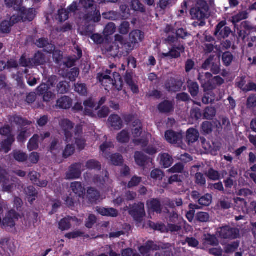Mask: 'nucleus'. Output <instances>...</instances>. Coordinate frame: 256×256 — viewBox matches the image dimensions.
<instances>
[{
    "mask_svg": "<svg viewBox=\"0 0 256 256\" xmlns=\"http://www.w3.org/2000/svg\"><path fill=\"white\" fill-rule=\"evenodd\" d=\"M111 71L107 70L105 73L98 74V79L102 84L104 86L106 90L108 88L115 87L118 90H120L122 88V84L120 81V77L118 74H114V80L109 76Z\"/></svg>",
    "mask_w": 256,
    "mask_h": 256,
    "instance_id": "obj_1",
    "label": "nucleus"
},
{
    "mask_svg": "<svg viewBox=\"0 0 256 256\" xmlns=\"http://www.w3.org/2000/svg\"><path fill=\"white\" fill-rule=\"evenodd\" d=\"M134 124L132 128V139L136 144L144 146L147 144L151 136L145 131L142 132V123L140 120L134 122Z\"/></svg>",
    "mask_w": 256,
    "mask_h": 256,
    "instance_id": "obj_2",
    "label": "nucleus"
},
{
    "mask_svg": "<svg viewBox=\"0 0 256 256\" xmlns=\"http://www.w3.org/2000/svg\"><path fill=\"white\" fill-rule=\"evenodd\" d=\"M6 207L4 200L0 199V226L2 228L10 230L14 226L16 221L18 220L19 215L12 210L8 212L2 220L1 215L3 214L4 209H6Z\"/></svg>",
    "mask_w": 256,
    "mask_h": 256,
    "instance_id": "obj_3",
    "label": "nucleus"
},
{
    "mask_svg": "<svg viewBox=\"0 0 256 256\" xmlns=\"http://www.w3.org/2000/svg\"><path fill=\"white\" fill-rule=\"evenodd\" d=\"M60 126L64 134L65 141L70 142L74 136L76 130V128H74V124L68 119H64L60 122Z\"/></svg>",
    "mask_w": 256,
    "mask_h": 256,
    "instance_id": "obj_4",
    "label": "nucleus"
},
{
    "mask_svg": "<svg viewBox=\"0 0 256 256\" xmlns=\"http://www.w3.org/2000/svg\"><path fill=\"white\" fill-rule=\"evenodd\" d=\"M10 132V128L8 126H6L0 129V134L4 136H8L6 140H4L1 143L0 152L3 151L4 153L8 152L10 150V146L14 139L12 136L9 134Z\"/></svg>",
    "mask_w": 256,
    "mask_h": 256,
    "instance_id": "obj_5",
    "label": "nucleus"
},
{
    "mask_svg": "<svg viewBox=\"0 0 256 256\" xmlns=\"http://www.w3.org/2000/svg\"><path fill=\"white\" fill-rule=\"evenodd\" d=\"M113 146V144L112 142H106L100 146V149L104 154V156L108 160L112 162V163L116 166H118L122 163V158L121 156L114 154L111 156H109L107 154L110 148Z\"/></svg>",
    "mask_w": 256,
    "mask_h": 256,
    "instance_id": "obj_6",
    "label": "nucleus"
},
{
    "mask_svg": "<svg viewBox=\"0 0 256 256\" xmlns=\"http://www.w3.org/2000/svg\"><path fill=\"white\" fill-rule=\"evenodd\" d=\"M208 6L205 2H202L200 6L192 8L190 14L193 19L200 20L208 16Z\"/></svg>",
    "mask_w": 256,
    "mask_h": 256,
    "instance_id": "obj_7",
    "label": "nucleus"
},
{
    "mask_svg": "<svg viewBox=\"0 0 256 256\" xmlns=\"http://www.w3.org/2000/svg\"><path fill=\"white\" fill-rule=\"evenodd\" d=\"M130 214L136 220L140 222L142 218L145 216L144 204L139 203L134 206L130 210Z\"/></svg>",
    "mask_w": 256,
    "mask_h": 256,
    "instance_id": "obj_8",
    "label": "nucleus"
},
{
    "mask_svg": "<svg viewBox=\"0 0 256 256\" xmlns=\"http://www.w3.org/2000/svg\"><path fill=\"white\" fill-rule=\"evenodd\" d=\"M74 142L80 150H82L85 146V140L82 136V127L80 125L76 126L74 136L72 138Z\"/></svg>",
    "mask_w": 256,
    "mask_h": 256,
    "instance_id": "obj_9",
    "label": "nucleus"
},
{
    "mask_svg": "<svg viewBox=\"0 0 256 256\" xmlns=\"http://www.w3.org/2000/svg\"><path fill=\"white\" fill-rule=\"evenodd\" d=\"M0 182L4 192H10L14 185L10 184L9 176L5 170H0Z\"/></svg>",
    "mask_w": 256,
    "mask_h": 256,
    "instance_id": "obj_10",
    "label": "nucleus"
},
{
    "mask_svg": "<svg viewBox=\"0 0 256 256\" xmlns=\"http://www.w3.org/2000/svg\"><path fill=\"white\" fill-rule=\"evenodd\" d=\"M50 88L48 86L45 84H41L37 88L38 94L40 95H43V100L44 102H50L51 100L54 98L55 94L52 93L51 92H47Z\"/></svg>",
    "mask_w": 256,
    "mask_h": 256,
    "instance_id": "obj_11",
    "label": "nucleus"
},
{
    "mask_svg": "<svg viewBox=\"0 0 256 256\" xmlns=\"http://www.w3.org/2000/svg\"><path fill=\"white\" fill-rule=\"evenodd\" d=\"M82 168V165L80 164L72 165L66 174V178L73 180L79 178L81 174Z\"/></svg>",
    "mask_w": 256,
    "mask_h": 256,
    "instance_id": "obj_12",
    "label": "nucleus"
},
{
    "mask_svg": "<svg viewBox=\"0 0 256 256\" xmlns=\"http://www.w3.org/2000/svg\"><path fill=\"white\" fill-rule=\"evenodd\" d=\"M18 14L20 15V20L23 21H32L36 16V10L33 8L25 9L22 6L20 9L16 11Z\"/></svg>",
    "mask_w": 256,
    "mask_h": 256,
    "instance_id": "obj_13",
    "label": "nucleus"
},
{
    "mask_svg": "<svg viewBox=\"0 0 256 256\" xmlns=\"http://www.w3.org/2000/svg\"><path fill=\"white\" fill-rule=\"evenodd\" d=\"M20 20V18L14 14L9 20H4L1 24V31L3 33H8L10 32V28L14 24Z\"/></svg>",
    "mask_w": 256,
    "mask_h": 256,
    "instance_id": "obj_14",
    "label": "nucleus"
},
{
    "mask_svg": "<svg viewBox=\"0 0 256 256\" xmlns=\"http://www.w3.org/2000/svg\"><path fill=\"white\" fill-rule=\"evenodd\" d=\"M182 137L181 134L171 130H168L165 134L166 140L170 144H180Z\"/></svg>",
    "mask_w": 256,
    "mask_h": 256,
    "instance_id": "obj_15",
    "label": "nucleus"
},
{
    "mask_svg": "<svg viewBox=\"0 0 256 256\" xmlns=\"http://www.w3.org/2000/svg\"><path fill=\"white\" fill-rule=\"evenodd\" d=\"M84 114L92 116H94V111L98 109V106H96L91 99L86 100L84 103Z\"/></svg>",
    "mask_w": 256,
    "mask_h": 256,
    "instance_id": "obj_16",
    "label": "nucleus"
},
{
    "mask_svg": "<svg viewBox=\"0 0 256 256\" xmlns=\"http://www.w3.org/2000/svg\"><path fill=\"white\" fill-rule=\"evenodd\" d=\"M240 28H243L244 30H239L238 29V33L239 36L242 38V39H244L246 38L247 33L246 31L250 32H256V27L253 26L250 22L245 21L241 23Z\"/></svg>",
    "mask_w": 256,
    "mask_h": 256,
    "instance_id": "obj_17",
    "label": "nucleus"
},
{
    "mask_svg": "<svg viewBox=\"0 0 256 256\" xmlns=\"http://www.w3.org/2000/svg\"><path fill=\"white\" fill-rule=\"evenodd\" d=\"M240 236V230L225 225V239L235 240Z\"/></svg>",
    "mask_w": 256,
    "mask_h": 256,
    "instance_id": "obj_18",
    "label": "nucleus"
},
{
    "mask_svg": "<svg viewBox=\"0 0 256 256\" xmlns=\"http://www.w3.org/2000/svg\"><path fill=\"white\" fill-rule=\"evenodd\" d=\"M184 48L182 46L174 47L168 52L162 53L164 57H168L172 58H176L179 57L181 53L184 52Z\"/></svg>",
    "mask_w": 256,
    "mask_h": 256,
    "instance_id": "obj_19",
    "label": "nucleus"
},
{
    "mask_svg": "<svg viewBox=\"0 0 256 256\" xmlns=\"http://www.w3.org/2000/svg\"><path fill=\"white\" fill-rule=\"evenodd\" d=\"M182 86L181 81L171 79L166 83V86L168 91L176 92L181 89Z\"/></svg>",
    "mask_w": 256,
    "mask_h": 256,
    "instance_id": "obj_20",
    "label": "nucleus"
},
{
    "mask_svg": "<svg viewBox=\"0 0 256 256\" xmlns=\"http://www.w3.org/2000/svg\"><path fill=\"white\" fill-rule=\"evenodd\" d=\"M211 76V74L208 72L206 73L204 76L200 74L198 76V80L200 81L205 90H210L212 88V86L210 84Z\"/></svg>",
    "mask_w": 256,
    "mask_h": 256,
    "instance_id": "obj_21",
    "label": "nucleus"
},
{
    "mask_svg": "<svg viewBox=\"0 0 256 256\" xmlns=\"http://www.w3.org/2000/svg\"><path fill=\"white\" fill-rule=\"evenodd\" d=\"M70 189L72 192L78 196L80 197L85 192V189L80 182H76L70 184Z\"/></svg>",
    "mask_w": 256,
    "mask_h": 256,
    "instance_id": "obj_22",
    "label": "nucleus"
},
{
    "mask_svg": "<svg viewBox=\"0 0 256 256\" xmlns=\"http://www.w3.org/2000/svg\"><path fill=\"white\" fill-rule=\"evenodd\" d=\"M158 246L152 242H148L146 246H142L139 250L142 256H149L150 251L157 249Z\"/></svg>",
    "mask_w": 256,
    "mask_h": 256,
    "instance_id": "obj_23",
    "label": "nucleus"
},
{
    "mask_svg": "<svg viewBox=\"0 0 256 256\" xmlns=\"http://www.w3.org/2000/svg\"><path fill=\"white\" fill-rule=\"evenodd\" d=\"M36 44L40 48H44L45 51L51 53L54 50L53 44H49L45 38H40L36 40Z\"/></svg>",
    "mask_w": 256,
    "mask_h": 256,
    "instance_id": "obj_24",
    "label": "nucleus"
},
{
    "mask_svg": "<svg viewBox=\"0 0 256 256\" xmlns=\"http://www.w3.org/2000/svg\"><path fill=\"white\" fill-rule=\"evenodd\" d=\"M96 212L102 216L116 217L118 214V211L113 208H104L97 207Z\"/></svg>",
    "mask_w": 256,
    "mask_h": 256,
    "instance_id": "obj_25",
    "label": "nucleus"
},
{
    "mask_svg": "<svg viewBox=\"0 0 256 256\" xmlns=\"http://www.w3.org/2000/svg\"><path fill=\"white\" fill-rule=\"evenodd\" d=\"M72 105V100L66 96H64L57 101L56 106L62 109H68Z\"/></svg>",
    "mask_w": 256,
    "mask_h": 256,
    "instance_id": "obj_26",
    "label": "nucleus"
},
{
    "mask_svg": "<svg viewBox=\"0 0 256 256\" xmlns=\"http://www.w3.org/2000/svg\"><path fill=\"white\" fill-rule=\"evenodd\" d=\"M144 34L138 30L132 32L130 34V40L132 44H138L144 38Z\"/></svg>",
    "mask_w": 256,
    "mask_h": 256,
    "instance_id": "obj_27",
    "label": "nucleus"
},
{
    "mask_svg": "<svg viewBox=\"0 0 256 256\" xmlns=\"http://www.w3.org/2000/svg\"><path fill=\"white\" fill-rule=\"evenodd\" d=\"M202 243L204 247H207L208 246H214L218 244V240L216 238L211 234H204L202 238Z\"/></svg>",
    "mask_w": 256,
    "mask_h": 256,
    "instance_id": "obj_28",
    "label": "nucleus"
},
{
    "mask_svg": "<svg viewBox=\"0 0 256 256\" xmlns=\"http://www.w3.org/2000/svg\"><path fill=\"white\" fill-rule=\"evenodd\" d=\"M160 164L164 168H168L172 163V158L167 154H162L159 155Z\"/></svg>",
    "mask_w": 256,
    "mask_h": 256,
    "instance_id": "obj_29",
    "label": "nucleus"
},
{
    "mask_svg": "<svg viewBox=\"0 0 256 256\" xmlns=\"http://www.w3.org/2000/svg\"><path fill=\"white\" fill-rule=\"evenodd\" d=\"M108 122L114 129H120L122 127V120L118 115H112L108 118Z\"/></svg>",
    "mask_w": 256,
    "mask_h": 256,
    "instance_id": "obj_30",
    "label": "nucleus"
},
{
    "mask_svg": "<svg viewBox=\"0 0 256 256\" xmlns=\"http://www.w3.org/2000/svg\"><path fill=\"white\" fill-rule=\"evenodd\" d=\"M85 20L90 23L98 22L100 20V14L99 11L96 10L92 12L90 14L85 16Z\"/></svg>",
    "mask_w": 256,
    "mask_h": 256,
    "instance_id": "obj_31",
    "label": "nucleus"
},
{
    "mask_svg": "<svg viewBox=\"0 0 256 256\" xmlns=\"http://www.w3.org/2000/svg\"><path fill=\"white\" fill-rule=\"evenodd\" d=\"M240 240H236L230 243L225 242V254H232L235 252L240 246Z\"/></svg>",
    "mask_w": 256,
    "mask_h": 256,
    "instance_id": "obj_32",
    "label": "nucleus"
},
{
    "mask_svg": "<svg viewBox=\"0 0 256 256\" xmlns=\"http://www.w3.org/2000/svg\"><path fill=\"white\" fill-rule=\"evenodd\" d=\"M147 206L150 212H156L158 213H160L161 212L160 203L159 201L156 200H152L148 201L147 202Z\"/></svg>",
    "mask_w": 256,
    "mask_h": 256,
    "instance_id": "obj_33",
    "label": "nucleus"
},
{
    "mask_svg": "<svg viewBox=\"0 0 256 256\" xmlns=\"http://www.w3.org/2000/svg\"><path fill=\"white\" fill-rule=\"evenodd\" d=\"M199 137L198 131L194 128H190L187 131L186 139L189 143L196 142Z\"/></svg>",
    "mask_w": 256,
    "mask_h": 256,
    "instance_id": "obj_34",
    "label": "nucleus"
},
{
    "mask_svg": "<svg viewBox=\"0 0 256 256\" xmlns=\"http://www.w3.org/2000/svg\"><path fill=\"white\" fill-rule=\"evenodd\" d=\"M248 16V13L246 10H244L240 12L238 14L232 16V22L234 25L236 26V24L239 22L240 21L246 19Z\"/></svg>",
    "mask_w": 256,
    "mask_h": 256,
    "instance_id": "obj_35",
    "label": "nucleus"
},
{
    "mask_svg": "<svg viewBox=\"0 0 256 256\" xmlns=\"http://www.w3.org/2000/svg\"><path fill=\"white\" fill-rule=\"evenodd\" d=\"M158 108L160 112H169L174 109L173 104L172 102L164 101L158 105Z\"/></svg>",
    "mask_w": 256,
    "mask_h": 256,
    "instance_id": "obj_36",
    "label": "nucleus"
},
{
    "mask_svg": "<svg viewBox=\"0 0 256 256\" xmlns=\"http://www.w3.org/2000/svg\"><path fill=\"white\" fill-rule=\"evenodd\" d=\"M4 4L8 8H14L16 12L20 9L22 0H4Z\"/></svg>",
    "mask_w": 256,
    "mask_h": 256,
    "instance_id": "obj_37",
    "label": "nucleus"
},
{
    "mask_svg": "<svg viewBox=\"0 0 256 256\" xmlns=\"http://www.w3.org/2000/svg\"><path fill=\"white\" fill-rule=\"evenodd\" d=\"M28 200L30 202H32L36 200L37 196V192L35 188L32 186L28 187L24 190Z\"/></svg>",
    "mask_w": 256,
    "mask_h": 256,
    "instance_id": "obj_38",
    "label": "nucleus"
},
{
    "mask_svg": "<svg viewBox=\"0 0 256 256\" xmlns=\"http://www.w3.org/2000/svg\"><path fill=\"white\" fill-rule=\"evenodd\" d=\"M66 145L64 148V150L63 152L64 156L65 158H67L72 154L74 152V147L73 145L74 144V140L72 138V140L70 142H66Z\"/></svg>",
    "mask_w": 256,
    "mask_h": 256,
    "instance_id": "obj_39",
    "label": "nucleus"
},
{
    "mask_svg": "<svg viewBox=\"0 0 256 256\" xmlns=\"http://www.w3.org/2000/svg\"><path fill=\"white\" fill-rule=\"evenodd\" d=\"M74 220L75 218L70 217L62 220L59 222V228L62 230H66L69 229L70 227V222Z\"/></svg>",
    "mask_w": 256,
    "mask_h": 256,
    "instance_id": "obj_40",
    "label": "nucleus"
},
{
    "mask_svg": "<svg viewBox=\"0 0 256 256\" xmlns=\"http://www.w3.org/2000/svg\"><path fill=\"white\" fill-rule=\"evenodd\" d=\"M117 140L121 143L128 142L130 139L129 132L126 130H123L116 136Z\"/></svg>",
    "mask_w": 256,
    "mask_h": 256,
    "instance_id": "obj_41",
    "label": "nucleus"
},
{
    "mask_svg": "<svg viewBox=\"0 0 256 256\" xmlns=\"http://www.w3.org/2000/svg\"><path fill=\"white\" fill-rule=\"evenodd\" d=\"M87 192L88 198L92 202H96L100 199L99 192L93 188H89Z\"/></svg>",
    "mask_w": 256,
    "mask_h": 256,
    "instance_id": "obj_42",
    "label": "nucleus"
},
{
    "mask_svg": "<svg viewBox=\"0 0 256 256\" xmlns=\"http://www.w3.org/2000/svg\"><path fill=\"white\" fill-rule=\"evenodd\" d=\"M189 92L192 96H196L199 90V86L196 82L189 80L188 82Z\"/></svg>",
    "mask_w": 256,
    "mask_h": 256,
    "instance_id": "obj_43",
    "label": "nucleus"
},
{
    "mask_svg": "<svg viewBox=\"0 0 256 256\" xmlns=\"http://www.w3.org/2000/svg\"><path fill=\"white\" fill-rule=\"evenodd\" d=\"M10 121L12 122H14L17 124H20L22 126H26V125H29L30 124V122L23 119L22 118L19 116H15L11 117L10 118Z\"/></svg>",
    "mask_w": 256,
    "mask_h": 256,
    "instance_id": "obj_44",
    "label": "nucleus"
},
{
    "mask_svg": "<svg viewBox=\"0 0 256 256\" xmlns=\"http://www.w3.org/2000/svg\"><path fill=\"white\" fill-rule=\"evenodd\" d=\"M38 136L35 134L30 139L28 144V148L29 150L31 151L38 148Z\"/></svg>",
    "mask_w": 256,
    "mask_h": 256,
    "instance_id": "obj_45",
    "label": "nucleus"
},
{
    "mask_svg": "<svg viewBox=\"0 0 256 256\" xmlns=\"http://www.w3.org/2000/svg\"><path fill=\"white\" fill-rule=\"evenodd\" d=\"M165 32L166 34H169L166 40L167 41L170 43H174L176 40L174 36L175 30L172 28L170 26H168L165 28Z\"/></svg>",
    "mask_w": 256,
    "mask_h": 256,
    "instance_id": "obj_46",
    "label": "nucleus"
},
{
    "mask_svg": "<svg viewBox=\"0 0 256 256\" xmlns=\"http://www.w3.org/2000/svg\"><path fill=\"white\" fill-rule=\"evenodd\" d=\"M224 22H220L217 26L216 30L215 32V36L220 40H222L224 38Z\"/></svg>",
    "mask_w": 256,
    "mask_h": 256,
    "instance_id": "obj_47",
    "label": "nucleus"
},
{
    "mask_svg": "<svg viewBox=\"0 0 256 256\" xmlns=\"http://www.w3.org/2000/svg\"><path fill=\"white\" fill-rule=\"evenodd\" d=\"M32 61L33 62L34 66L42 64L46 62L43 54L40 52H38L35 54Z\"/></svg>",
    "mask_w": 256,
    "mask_h": 256,
    "instance_id": "obj_48",
    "label": "nucleus"
},
{
    "mask_svg": "<svg viewBox=\"0 0 256 256\" xmlns=\"http://www.w3.org/2000/svg\"><path fill=\"white\" fill-rule=\"evenodd\" d=\"M14 159L19 162H24L28 158L26 154L21 151H15L14 152Z\"/></svg>",
    "mask_w": 256,
    "mask_h": 256,
    "instance_id": "obj_49",
    "label": "nucleus"
},
{
    "mask_svg": "<svg viewBox=\"0 0 256 256\" xmlns=\"http://www.w3.org/2000/svg\"><path fill=\"white\" fill-rule=\"evenodd\" d=\"M134 157L136 163L140 166H143L146 160V156L140 152H136Z\"/></svg>",
    "mask_w": 256,
    "mask_h": 256,
    "instance_id": "obj_50",
    "label": "nucleus"
},
{
    "mask_svg": "<svg viewBox=\"0 0 256 256\" xmlns=\"http://www.w3.org/2000/svg\"><path fill=\"white\" fill-rule=\"evenodd\" d=\"M62 146L59 141L54 140L51 144L50 150L52 153L56 154L57 152H58L62 150Z\"/></svg>",
    "mask_w": 256,
    "mask_h": 256,
    "instance_id": "obj_51",
    "label": "nucleus"
},
{
    "mask_svg": "<svg viewBox=\"0 0 256 256\" xmlns=\"http://www.w3.org/2000/svg\"><path fill=\"white\" fill-rule=\"evenodd\" d=\"M212 200V197L210 194H206L205 196L201 197L199 200L198 202L200 205L204 206H209Z\"/></svg>",
    "mask_w": 256,
    "mask_h": 256,
    "instance_id": "obj_52",
    "label": "nucleus"
},
{
    "mask_svg": "<svg viewBox=\"0 0 256 256\" xmlns=\"http://www.w3.org/2000/svg\"><path fill=\"white\" fill-rule=\"evenodd\" d=\"M150 176L154 180H161L164 176V174L160 170L156 168L152 171Z\"/></svg>",
    "mask_w": 256,
    "mask_h": 256,
    "instance_id": "obj_53",
    "label": "nucleus"
},
{
    "mask_svg": "<svg viewBox=\"0 0 256 256\" xmlns=\"http://www.w3.org/2000/svg\"><path fill=\"white\" fill-rule=\"evenodd\" d=\"M190 210L186 214V218L190 222H192L194 219V215L195 213L194 210L198 209V206L195 204H190L189 205Z\"/></svg>",
    "mask_w": 256,
    "mask_h": 256,
    "instance_id": "obj_54",
    "label": "nucleus"
},
{
    "mask_svg": "<svg viewBox=\"0 0 256 256\" xmlns=\"http://www.w3.org/2000/svg\"><path fill=\"white\" fill-rule=\"evenodd\" d=\"M246 77L245 76L238 77L236 78V86L243 92H244L246 86Z\"/></svg>",
    "mask_w": 256,
    "mask_h": 256,
    "instance_id": "obj_55",
    "label": "nucleus"
},
{
    "mask_svg": "<svg viewBox=\"0 0 256 256\" xmlns=\"http://www.w3.org/2000/svg\"><path fill=\"white\" fill-rule=\"evenodd\" d=\"M131 7L135 11L144 12L143 5L138 0H132L131 2Z\"/></svg>",
    "mask_w": 256,
    "mask_h": 256,
    "instance_id": "obj_56",
    "label": "nucleus"
},
{
    "mask_svg": "<svg viewBox=\"0 0 256 256\" xmlns=\"http://www.w3.org/2000/svg\"><path fill=\"white\" fill-rule=\"evenodd\" d=\"M216 115V110L213 108H206L204 113V116L206 119H212Z\"/></svg>",
    "mask_w": 256,
    "mask_h": 256,
    "instance_id": "obj_57",
    "label": "nucleus"
},
{
    "mask_svg": "<svg viewBox=\"0 0 256 256\" xmlns=\"http://www.w3.org/2000/svg\"><path fill=\"white\" fill-rule=\"evenodd\" d=\"M60 74L63 76H68L70 81H74L76 78L78 76L79 72L78 68H72L70 72L66 75L62 73H60Z\"/></svg>",
    "mask_w": 256,
    "mask_h": 256,
    "instance_id": "obj_58",
    "label": "nucleus"
},
{
    "mask_svg": "<svg viewBox=\"0 0 256 256\" xmlns=\"http://www.w3.org/2000/svg\"><path fill=\"white\" fill-rule=\"evenodd\" d=\"M116 30L115 24L112 22L108 24L104 30V35L108 36L113 34Z\"/></svg>",
    "mask_w": 256,
    "mask_h": 256,
    "instance_id": "obj_59",
    "label": "nucleus"
},
{
    "mask_svg": "<svg viewBox=\"0 0 256 256\" xmlns=\"http://www.w3.org/2000/svg\"><path fill=\"white\" fill-rule=\"evenodd\" d=\"M69 88V85L66 82H60L57 86L58 92L60 94L66 92Z\"/></svg>",
    "mask_w": 256,
    "mask_h": 256,
    "instance_id": "obj_60",
    "label": "nucleus"
},
{
    "mask_svg": "<svg viewBox=\"0 0 256 256\" xmlns=\"http://www.w3.org/2000/svg\"><path fill=\"white\" fill-rule=\"evenodd\" d=\"M75 90L81 95H85L87 93L86 85L82 84H77L75 86Z\"/></svg>",
    "mask_w": 256,
    "mask_h": 256,
    "instance_id": "obj_61",
    "label": "nucleus"
},
{
    "mask_svg": "<svg viewBox=\"0 0 256 256\" xmlns=\"http://www.w3.org/2000/svg\"><path fill=\"white\" fill-rule=\"evenodd\" d=\"M20 65L24 67H31L34 66L32 60H27L24 56H22L20 58Z\"/></svg>",
    "mask_w": 256,
    "mask_h": 256,
    "instance_id": "obj_62",
    "label": "nucleus"
},
{
    "mask_svg": "<svg viewBox=\"0 0 256 256\" xmlns=\"http://www.w3.org/2000/svg\"><path fill=\"white\" fill-rule=\"evenodd\" d=\"M68 18V12L64 9L60 10L58 12V19L60 21H65Z\"/></svg>",
    "mask_w": 256,
    "mask_h": 256,
    "instance_id": "obj_63",
    "label": "nucleus"
},
{
    "mask_svg": "<svg viewBox=\"0 0 256 256\" xmlns=\"http://www.w3.org/2000/svg\"><path fill=\"white\" fill-rule=\"evenodd\" d=\"M206 175L208 178L213 180H218L220 177L218 172L212 168L209 170L206 173Z\"/></svg>",
    "mask_w": 256,
    "mask_h": 256,
    "instance_id": "obj_64",
    "label": "nucleus"
}]
</instances>
